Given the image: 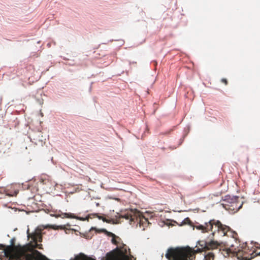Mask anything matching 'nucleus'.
<instances>
[{
    "label": "nucleus",
    "instance_id": "1",
    "mask_svg": "<svg viewBox=\"0 0 260 260\" xmlns=\"http://www.w3.org/2000/svg\"><path fill=\"white\" fill-rule=\"evenodd\" d=\"M15 238H13L10 240L11 245L5 246L4 245L0 244V250H3L6 256L14 255L16 260H25L21 258L20 256L21 252H24V254H28L30 253H27L23 247L21 246L17 247L15 245Z\"/></svg>",
    "mask_w": 260,
    "mask_h": 260
},
{
    "label": "nucleus",
    "instance_id": "2",
    "mask_svg": "<svg viewBox=\"0 0 260 260\" xmlns=\"http://www.w3.org/2000/svg\"><path fill=\"white\" fill-rule=\"evenodd\" d=\"M240 198L238 196L229 194V214H233L237 212L243 206V202L239 203Z\"/></svg>",
    "mask_w": 260,
    "mask_h": 260
},
{
    "label": "nucleus",
    "instance_id": "3",
    "mask_svg": "<svg viewBox=\"0 0 260 260\" xmlns=\"http://www.w3.org/2000/svg\"><path fill=\"white\" fill-rule=\"evenodd\" d=\"M42 230L39 228H37L36 230L31 234L29 233V230H27V234L28 238H31L33 242L35 243L32 246L34 248H38L42 249V245L41 244H38V242H42Z\"/></svg>",
    "mask_w": 260,
    "mask_h": 260
},
{
    "label": "nucleus",
    "instance_id": "4",
    "mask_svg": "<svg viewBox=\"0 0 260 260\" xmlns=\"http://www.w3.org/2000/svg\"><path fill=\"white\" fill-rule=\"evenodd\" d=\"M165 256L169 260H187L184 252L178 249L169 248Z\"/></svg>",
    "mask_w": 260,
    "mask_h": 260
},
{
    "label": "nucleus",
    "instance_id": "5",
    "mask_svg": "<svg viewBox=\"0 0 260 260\" xmlns=\"http://www.w3.org/2000/svg\"><path fill=\"white\" fill-rule=\"evenodd\" d=\"M30 252V253L28 254H24V252H21L22 254H21L20 257L25 260H49L39 251L34 248L31 249Z\"/></svg>",
    "mask_w": 260,
    "mask_h": 260
},
{
    "label": "nucleus",
    "instance_id": "6",
    "mask_svg": "<svg viewBox=\"0 0 260 260\" xmlns=\"http://www.w3.org/2000/svg\"><path fill=\"white\" fill-rule=\"evenodd\" d=\"M228 229H229V237H230L231 239L232 240H233L235 242V243L236 244V245L233 243L230 244L229 242V256L231 253L232 254H234L237 252V251L239 250V249H238L237 250L236 247L238 248L239 244L237 242V233L235 231H233L229 226Z\"/></svg>",
    "mask_w": 260,
    "mask_h": 260
},
{
    "label": "nucleus",
    "instance_id": "7",
    "mask_svg": "<svg viewBox=\"0 0 260 260\" xmlns=\"http://www.w3.org/2000/svg\"><path fill=\"white\" fill-rule=\"evenodd\" d=\"M140 212L137 210H126L124 212H122L121 214L119 215L120 218H123L127 220H129L130 223H132V221H134V220L136 218L137 219V216H140Z\"/></svg>",
    "mask_w": 260,
    "mask_h": 260
},
{
    "label": "nucleus",
    "instance_id": "8",
    "mask_svg": "<svg viewBox=\"0 0 260 260\" xmlns=\"http://www.w3.org/2000/svg\"><path fill=\"white\" fill-rule=\"evenodd\" d=\"M149 221L147 218L142 216V217H140L139 218V225L141 227L142 226L144 227L143 229H144V227L146 226V225L149 224Z\"/></svg>",
    "mask_w": 260,
    "mask_h": 260
},
{
    "label": "nucleus",
    "instance_id": "9",
    "mask_svg": "<svg viewBox=\"0 0 260 260\" xmlns=\"http://www.w3.org/2000/svg\"><path fill=\"white\" fill-rule=\"evenodd\" d=\"M214 224V220H210L208 223H205V228H206V232L212 231L213 228V225Z\"/></svg>",
    "mask_w": 260,
    "mask_h": 260
},
{
    "label": "nucleus",
    "instance_id": "10",
    "mask_svg": "<svg viewBox=\"0 0 260 260\" xmlns=\"http://www.w3.org/2000/svg\"><path fill=\"white\" fill-rule=\"evenodd\" d=\"M120 253L122 255V257H123L124 260H127L128 258L126 254H127L126 249H124V250L122 249L119 250Z\"/></svg>",
    "mask_w": 260,
    "mask_h": 260
},
{
    "label": "nucleus",
    "instance_id": "11",
    "mask_svg": "<svg viewBox=\"0 0 260 260\" xmlns=\"http://www.w3.org/2000/svg\"><path fill=\"white\" fill-rule=\"evenodd\" d=\"M77 260H95L92 258L89 257L84 254H81L79 257L77 258Z\"/></svg>",
    "mask_w": 260,
    "mask_h": 260
},
{
    "label": "nucleus",
    "instance_id": "12",
    "mask_svg": "<svg viewBox=\"0 0 260 260\" xmlns=\"http://www.w3.org/2000/svg\"><path fill=\"white\" fill-rule=\"evenodd\" d=\"M196 228L198 230H202L203 232H204V233L206 232V228H205V225H200L196 226Z\"/></svg>",
    "mask_w": 260,
    "mask_h": 260
},
{
    "label": "nucleus",
    "instance_id": "13",
    "mask_svg": "<svg viewBox=\"0 0 260 260\" xmlns=\"http://www.w3.org/2000/svg\"><path fill=\"white\" fill-rule=\"evenodd\" d=\"M116 239L120 240V238L117 236H116V237H112V239L111 240L112 243L115 245L118 244V242L117 241Z\"/></svg>",
    "mask_w": 260,
    "mask_h": 260
},
{
    "label": "nucleus",
    "instance_id": "14",
    "mask_svg": "<svg viewBox=\"0 0 260 260\" xmlns=\"http://www.w3.org/2000/svg\"><path fill=\"white\" fill-rule=\"evenodd\" d=\"M104 232L106 233V234L109 237H116V236L113 234L111 232H108L107 231H106V230H104Z\"/></svg>",
    "mask_w": 260,
    "mask_h": 260
},
{
    "label": "nucleus",
    "instance_id": "15",
    "mask_svg": "<svg viewBox=\"0 0 260 260\" xmlns=\"http://www.w3.org/2000/svg\"><path fill=\"white\" fill-rule=\"evenodd\" d=\"M191 221L190 219L188 217H187L184 219V220L182 222V224H189L190 223Z\"/></svg>",
    "mask_w": 260,
    "mask_h": 260
},
{
    "label": "nucleus",
    "instance_id": "16",
    "mask_svg": "<svg viewBox=\"0 0 260 260\" xmlns=\"http://www.w3.org/2000/svg\"><path fill=\"white\" fill-rule=\"evenodd\" d=\"M216 225L218 227V229H220L222 226L221 223L219 221H218L217 222V224H216Z\"/></svg>",
    "mask_w": 260,
    "mask_h": 260
},
{
    "label": "nucleus",
    "instance_id": "17",
    "mask_svg": "<svg viewBox=\"0 0 260 260\" xmlns=\"http://www.w3.org/2000/svg\"><path fill=\"white\" fill-rule=\"evenodd\" d=\"M221 81L223 82L225 84H227V80L226 79H222Z\"/></svg>",
    "mask_w": 260,
    "mask_h": 260
},
{
    "label": "nucleus",
    "instance_id": "18",
    "mask_svg": "<svg viewBox=\"0 0 260 260\" xmlns=\"http://www.w3.org/2000/svg\"><path fill=\"white\" fill-rule=\"evenodd\" d=\"M51 227H52V228L53 229L57 230V229H58V228L59 226H56V225H51Z\"/></svg>",
    "mask_w": 260,
    "mask_h": 260
},
{
    "label": "nucleus",
    "instance_id": "19",
    "mask_svg": "<svg viewBox=\"0 0 260 260\" xmlns=\"http://www.w3.org/2000/svg\"><path fill=\"white\" fill-rule=\"evenodd\" d=\"M102 220L104 221V222H106V221L107 220V219L105 217H103L102 218Z\"/></svg>",
    "mask_w": 260,
    "mask_h": 260
},
{
    "label": "nucleus",
    "instance_id": "20",
    "mask_svg": "<svg viewBox=\"0 0 260 260\" xmlns=\"http://www.w3.org/2000/svg\"><path fill=\"white\" fill-rule=\"evenodd\" d=\"M106 222L107 223H111V220H109V219H107V220L106 221Z\"/></svg>",
    "mask_w": 260,
    "mask_h": 260
},
{
    "label": "nucleus",
    "instance_id": "21",
    "mask_svg": "<svg viewBox=\"0 0 260 260\" xmlns=\"http://www.w3.org/2000/svg\"><path fill=\"white\" fill-rule=\"evenodd\" d=\"M98 217L99 219H102V218H103V217L101 216H98Z\"/></svg>",
    "mask_w": 260,
    "mask_h": 260
},
{
    "label": "nucleus",
    "instance_id": "22",
    "mask_svg": "<svg viewBox=\"0 0 260 260\" xmlns=\"http://www.w3.org/2000/svg\"><path fill=\"white\" fill-rule=\"evenodd\" d=\"M225 251L226 252V253L228 254V249H225Z\"/></svg>",
    "mask_w": 260,
    "mask_h": 260
},
{
    "label": "nucleus",
    "instance_id": "23",
    "mask_svg": "<svg viewBox=\"0 0 260 260\" xmlns=\"http://www.w3.org/2000/svg\"><path fill=\"white\" fill-rule=\"evenodd\" d=\"M223 233H224V235H225V234H226V233H225V232H223Z\"/></svg>",
    "mask_w": 260,
    "mask_h": 260
}]
</instances>
